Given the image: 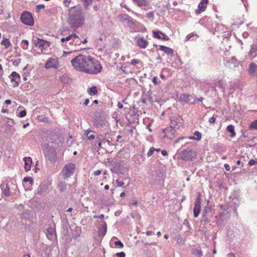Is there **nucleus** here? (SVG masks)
Listing matches in <instances>:
<instances>
[{
	"label": "nucleus",
	"mask_w": 257,
	"mask_h": 257,
	"mask_svg": "<svg viewBox=\"0 0 257 257\" xmlns=\"http://www.w3.org/2000/svg\"><path fill=\"white\" fill-rule=\"evenodd\" d=\"M71 63L76 70L88 74H97L102 69L100 63L90 56L80 54L73 59Z\"/></svg>",
	"instance_id": "1"
},
{
	"label": "nucleus",
	"mask_w": 257,
	"mask_h": 257,
	"mask_svg": "<svg viewBox=\"0 0 257 257\" xmlns=\"http://www.w3.org/2000/svg\"><path fill=\"white\" fill-rule=\"evenodd\" d=\"M69 22L71 26L79 28L83 25L84 17L82 8L80 6H75L71 8L69 14Z\"/></svg>",
	"instance_id": "2"
},
{
	"label": "nucleus",
	"mask_w": 257,
	"mask_h": 257,
	"mask_svg": "<svg viewBox=\"0 0 257 257\" xmlns=\"http://www.w3.org/2000/svg\"><path fill=\"white\" fill-rule=\"evenodd\" d=\"M60 31L61 33L58 37V39H60L63 46H64L67 49H69L68 42L70 40H72L73 38H74V37H75V34H69L68 36H66L65 33L68 31V29L67 28L61 29Z\"/></svg>",
	"instance_id": "3"
},
{
	"label": "nucleus",
	"mask_w": 257,
	"mask_h": 257,
	"mask_svg": "<svg viewBox=\"0 0 257 257\" xmlns=\"http://www.w3.org/2000/svg\"><path fill=\"white\" fill-rule=\"evenodd\" d=\"M75 170V165L70 163L65 165L63 168L62 175L65 180H67L74 173Z\"/></svg>",
	"instance_id": "4"
},
{
	"label": "nucleus",
	"mask_w": 257,
	"mask_h": 257,
	"mask_svg": "<svg viewBox=\"0 0 257 257\" xmlns=\"http://www.w3.org/2000/svg\"><path fill=\"white\" fill-rule=\"evenodd\" d=\"M36 47H38L42 53H46L48 48L50 46V43L46 40L37 38L34 40Z\"/></svg>",
	"instance_id": "5"
},
{
	"label": "nucleus",
	"mask_w": 257,
	"mask_h": 257,
	"mask_svg": "<svg viewBox=\"0 0 257 257\" xmlns=\"http://www.w3.org/2000/svg\"><path fill=\"white\" fill-rule=\"evenodd\" d=\"M180 158L184 160L188 161L191 160L193 158H195L196 154L195 152H193L190 149H186L182 151L180 154Z\"/></svg>",
	"instance_id": "6"
},
{
	"label": "nucleus",
	"mask_w": 257,
	"mask_h": 257,
	"mask_svg": "<svg viewBox=\"0 0 257 257\" xmlns=\"http://www.w3.org/2000/svg\"><path fill=\"white\" fill-rule=\"evenodd\" d=\"M22 22L25 25L32 26L34 21L32 15L28 12H24L21 16Z\"/></svg>",
	"instance_id": "7"
},
{
	"label": "nucleus",
	"mask_w": 257,
	"mask_h": 257,
	"mask_svg": "<svg viewBox=\"0 0 257 257\" xmlns=\"http://www.w3.org/2000/svg\"><path fill=\"white\" fill-rule=\"evenodd\" d=\"M118 20L125 26L132 27L134 25L132 18L128 15L124 14L118 16Z\"/></svg>",
	"instance_id": "8"
},
{
	"label": "nucleus",
	"mask_w": 257,
	"mask_h": 257,
	"mask_svg": "<svg viewBox=\"0 0 257 257\" xmlns=\"http://www.w3.org/2000/svg\"><path fill=\"white\" fill-rule=\"evenodd\" d=\"M59 67V64L58 59L57 57H51L49 58L45 65V68L46 69H58Z\"/></svg>",
	"instance_id": "9"
},
{
	"label": "nucleus",
	"mask_w": 257,
	"mask_h": 257,
	"mask_svg": "<svg viewBox=\"0 0 257 257\" xmlns=\"http://www.w3.org/2000/svg\"><path fill=\"white\" fill-rule=\"evenodd\" d=\"M201 210V198L199 195H198L196 199L194 207L193 209L194 216L197 217L200 212Z\"/></svg>",
	"instance_id": "10"
},
{
	"label": "nucleus",
	"mask_w": 257,
	"mask_h": 257,
	"mask_svg": "<svg viewBox=\"0 0 257 257\" xmlns=\"http://www.w3.org/2000/svg\"><path fill=\"white\" fill-rule=\"evenodd\" d=\"M135 42L137 45L142 49L146 48L149 45V42L141 37H136L135 39Z\"/></svg>",
	"instance_id": "11"
},
{
	"label": "nucleus",
	"mask_w": 257,
	"mask_h": 257,
	"mask_svg": "<svg viewBox=\"0 0 257 257\" xmlns=\"http://www.w3.org/2000/svg\"><path fill=\"white\" fill-rule=\"evenodd\" d=\"M229 217L227 213H220L215 217V222L218 225H222L224 222Z\"/></svg>",
	"instance_id": "12"
},
{
	"label": "nucleus",
	"mask_w": 257,
	"mask_h": 257,
	"mask_svg": "<svg viewBox=\"0 0 257 257\" xmlns=\"http://www.w3.org/2000/svg\"><path fill=\"white\" fill-rule=\"evenodd\" d=\"M46 234L47 238L50 240H54L56 238L55 228L53 227H48L47 229Z\"/></svg>",
	"instance_id": "13"
},
{
	"label": "nucleus",
	"mask_w": 257,
	"mask_h": 257,
	"mask_svg": "<svg viewBox=\"0 0 257 257\" xmlns=\"http://www.w3.org/2000/svg\"><path fill=\"white\" fill-rule=\"evenodd\" d=\"M248 73L252 76L257 77V64L251 62L249 65Z\"/></svg>",
	"instance_id": "14"
},
{
	"label": "nucleus",
	"mask_w": 257,
	"mask_h": 257,
	"mask_svg": "<svg viewBox=\"0 0 257 257\" xmlns=\"http://www.w3.org/2000/svg\"><path fill=\"white\" fill-rule=\"evenodd\" d=\"M227 65L230 68H234L239 67L240 62L238 61L235 58L232 57L230 60L227 61Z\"/></svg>",
	"instance_id": "15"
},
{
	"label": "nucleus",
	"mask_w": 257,
	"mask_h": 257,
	"mask_svg": "<svg viewBox=\"0 0 257 257\" xmlns=\"http://www.w3.org/2000/svg\"><path fill=\"white\" fill-rule=\"evenodd\" d=\"M225 85V82L223 79L217 80L214 84L215 89H216V88H218L219 89H220L222 92H224Z\"/></svg>",
	"instance_id": "16"
},
{
	"label": "nucleus",
	"mask_w": 257,
	"mask_h": 257,
	"mask_svg": "<svg viewBox=\"0 0 257 257\" xmlns=\"http://www.w3.org/2000/svg\"><path fill=\"white\" fill-rule=\"evenodd\" d=\"M208 3V0H203L198 6V10L196 11L197 14H200L204 12L206 9V5Z\"/></svg>",
	"instance_id": "17"
},
{
	"label": "nucleus",
	"mask_w": 257,
	"mask_h": 257,
	"mask_svg": "<svg viewBox=\"0 0 257 257\" xmlns=\"http://www.w3.org/2000/svg\"><path fill=\"white\" fill-rule=\"evenodd\" d=\"M24 161L25 162V170L26 172L30 170L31 165L32 164V160L31 157H25L24 158Z\"/></svg>",
	"instance_id": "18"
},
{
	"label": "nucleus",
	"mask_w": 257,
	"mask_h": 257,
	"mask_svg": "<svg viewBox=\"0 0 257 257\" xmlns=\"http://www.w3.org/2000/svg\"><path fill=\"white\" fill-rule=\"evenodd\" d=\"M153 36L159 39L168 40V37L160 31H153Z\"/></svg>",
	"instance_id": "19"
},
{
	"label": "nucleus",
	"mask_w": 257,
	"mask_h": 257,
	"mask_svg": "<svg viewBox=\"0 0 257 257\" xmlns=\"http://www.w3.org/2000/svg\"><path fill=\"white\" fill-rule=\"evenodd\" d=\"M248 55L252 59L255 58L257 56V46L256 45H252L251 47L250 50L248 53Z\"/></svg>",
	"instance_id": "20"
},
{
	"label": "nucleus",
	"mask_w": 257,
	"mask_h": 257,
	"mask_svg": "<svg viewBox=\"0 0 257 257\" xmlns=\"http://www.w3.org/2000/svg\"><path fill=\"white\" fill-rule=\"evenodd\" d=\"M160 49L168 55L172 56L174 54L173 50L169 47L164 46H160Z\"/></svg>",
	"instance_id": "21"
},
{
	"label": "nucleus",
	"mask_w": 257,
	"mask_h": 257,
	"mask_svg": "<svg viewBox=\"0 0 257 257\" xmlns=\"http://www.w3.org/2000/svg\"><path fill=\"white\" fill-rule=\"evenodd\" d=\"M190 96V94H182L179 98V100L182 102L188 103L190 101L189 97Z\"/></svg>",
	"instance_id": "22"
},
{
	"label": "nucleus",
	"mask_w": 257,
	"mask_h": 257,
	"mask_svg": "<svg viewBox=\"0 0 257 257\" xmlns=\"http://www.w3.org/2000/svg\"><path fill=\"white\" fill-rule=\"evenodd\" d=\"M194 136H191L188 138L189 140L200 141L202 138L201 134L198 131H195L194 134Z\"/></svg>",
	"instance_id": "23"
},
{
	"label": "nucleus",
	"mask_w": 257,
	"mask_h": 257,
	"mask_svg": "<svg viewBox=\"0 0 257 257\" xmlns=\"http://www.w3.org/2000/svg\"><path fill=\"white\" fill-rule=\"evenodd\" d=\"M106 232V224L105 222L102 221V224H101V227L99 229V235H104L105 234Z\"/></svg>",
	"instance_id": "24"
},
{
	"label": "nucleus",
	"mask_w": 257,
	"mask_h": 257,
	"mask_svg": "<svg viewBox=\"0 0 257 257\" xmlns=\"http://www.w3.org/2000/svg\"><path fill=\"white\" fill-rule=\"evenodd\" d=\"M234 128V126L232 124L228 125L226 128L227 131L231 133L230 137L232 138L234 137L236 134Z\"/></svg>",
	"instance_id": "25"
},
{
	"label": "nucleus",
	"mask_w": 257,
	"mask_h": 257,
	"mask_svg": "<svg viewBox=\"0 0 257 257\" xmlns=\"http://www.w3.org/2000/svg\"><path fill=\"white\" fill-rule=\"evenodd\" d=\"M82 2L84 9L86 10H89V6L92 4V0H81Z\"/></svg>",
	"instance_id": "26"
},
{
	"label": "nucleus",
	"mask_w": 257,
	"mask_h": 257,
	"mask_svg": "<svg viewBox=\"0 0 257 257\" xmlns=\"http://www.w3.org/2000/svg\"><path fill=\"white\" fill-rule=\"evenodd\" d=\"M47 189V186L45 184H40L38 188V193L41 194L45 192Z\"/></svg>",
	"instance_id": "27"
},
{
	"label": "nucleus",
	"mask_w": 257,
	"mask_h": 257,
	"mask_svg": "<svg viewBox=\"0 0 257 257\" xmlns=\"http://www.w3.org/2000/svg\"><path fill=\"white\" fill-rule=\"evenodd\" d=\"M88 93L90 95H94L97 93V89L96 86H92L87 90Z\"/></svg>",
	"instance_id": "28"
},
{
	"label": "nucleus",
	"mask_w": 257,
	"mask_h": 257,
	"mask_svg": "<svg viewBox=\"0 0 257 257\" xmlns=\"http://www.w3.org/2000/svg\"><path fill=\"white\" fill-rule=\"evenodd\" d=\"M72 40L74 42V46H80L81 43V41L78 36L76 34H75V37L73 38Z\"/></svg>",
	"instance_id": "29"
},
{
	"label": "nucleus",
	"mask_w": 257,
	"mask_h": 257,
	"mask_svg": "<svg viewBox=\"0 0 257 257\" xmlns=\"http://www.w3.org/2000/svg\"><path fill=\"white\" fill-rule=\"evenodd\" d=\"M91 131L89 130H86L85 131L84 134L87 137L88 140H92L95 139V136L93 134H89Z\"/></svg>",
	"instance_id": "30"
},
{
	"label": "nucleus",
	"mask_w": 257,
	"mask_h": 257,
	"mask_svg": "<svg viewBox=\"0 0 257 257\" xmlns=\"http://www.w3.org/2000/svg\"><path fill=\"white\" fill-rule=\"evenodd\" d=\"M58 187L61 191H63L67 188V184L64 182H61L58 184Z\"/></svg>",
	"instance_id": "31"
},
{
	"label": "nucleus",
	"mask_w": 257,
	"mask_h": 257,
	"mask_svg": "<svg viewBox=\"0 0 257 257\" xmlns=\"http://www.w3.org/2000/svg\"><path fill=\"white\" fill-rule=\"evenodd\" d=\"M135 2L138 6H145L147 5L148 2L147 0H134Z\"/></svg>",
	"instance_id": "32"
},
{
	"label": "nucleus",
	"mask_w": 257,
	"mask_h": 257,
	"mask_svg": "<svg viewBox=\"0 0 257 257\" xmlns=\"http://www.w3.org/2000/svg\"><path fill=\"white\" fill-rule=\"evenodd\" d=\"M47 156L49 157V159L50 160L51 162H54L56 160V154L55 152L52 153L51 154L49 155L47 154Z\"/></svg>",
	"instance_id": "33"
},
{
	"label": "nucleus",
	"mask_w": 257,
	"mask_h": 257,
	"mask_svg": "<svg viewBox=\"0 0 257 257\" xmlns=\"http://www.w3.org/2000/svg\"><path fill=\"white\" fill-rule=\"evenodd\" d=\"M249 128L250 130H257V119L250 123Z\"/></svg>",
	"instance_id": "34"
},
{
	"label": "nucleus",
	"mask_w": 257,
	"mask_h": 257,
	"mask_svg": "<svg viewBox=\"0 0 257 257\" xmlns=\"http://www.w3.org/2000/svg\"><path fill=\"white\" fill-rule=\"evenodd\" d=\"M1 44L5 46V48H8L11 45V43L9 40V39H7V38H5L4 39L2 42H1Z\"/></svg>",
	"instance_id": "35"
},
{
	"label": "nucleus",
	"mask_w": 257,
	"mask_h": 257,
	"mask_svg": "<svg viewBox=\"0 0 257 257\" xmlns=\"http://www.w3.org/2000/svg\"><path fill=\"white\" fill-rule=\"evenodd\" d=\"M141 63V61L139 59H132L131 60L130 62H126L125 65H127V64L130 63L132 65H136L137 64H140Z\"/></svg>",
	"instance_id": "36"
},
{
	"label": "nucleus",
	"mask_w": 257,
	"mask_h": 257,
	"mask_svg": "<svg viewBox=\"0 0 257 257\" xmlns=\"http://www.w3.org/2000/svg\"><path fill=\"white\" fill-rule=\"evenodd\" d=\"M29 42L27 40H23L21 43V47L24 49H27L28 48Z\"/></svg>",
	"instance_id": "37"
},
{
	"label": "nucleus",
	"mask_w": 257,
	"mask_h": 257,
	"mask_svg": "<svg viewBox=\"0 0 257 257\" xmlns=\"http://www.w3.org/2000/svg\"><path fill=\"white\" fill-rule=\"evenodd\" d=\"M4 193L6 196H9L11 194V192L10 191V188L8 185H7L5 189L4 190Z\"/></svg>",
	"instance_id": "38"
},
{
	"label": "nucleus",
	"mask_w": 257,
	"mask_h": 257,
	"mask_svg": "<svg viewBox=\"0 0 257 257\" xmlns=\"http://www.w3.org/2000/svg\"><path fill=\"white\" fill-rule=\"evenodd\" d=\"M11 76L12 77V79L11 81L15 80L16 77H18L19 79L20 78V76L19 74H18L16 72H13L11 74Z\"/></svg>",
	"instance_id": "39"
},
{
	"label": "nucleus",
	"mask_w": 257,
	"mask_h": 257,
	"mask_svg": "<svg viewBox=\"0 0 257 257\" xmlns=\"http://www.w3.org/2000/svg\"><path fill=\"white\" fill-rule=\"evenodd\" d=\"M26 111L25 110H23L20 112L18 116L20 117H23L26 115Z\"/></svg>",
	"instance_id": "40"
},
{
	"label": "nucleus",
	"mask_w": 257,
	"mask_h": 257,
	"mask_svg": "<svg viewBox=\"0 0 257 257\" xmlns=\"http://www.w3.org/2000/svg\"><path fill=\"white\" fill-rule=\"evenodd\" d=\"M155 150H156V149H155L154 147L151 148L150 149L149 152L147 153L148 156L150 157V156H152L153 154V153Z\"/></svg>",
	"instance_id": "41"
},
{
	"label": "nucleus",
	"mask_w": 257,
	"mask_h": 257,
	"mask_svg": "<svg viewBox=\"0 0 257 257\" xmlns=\"http://www.w3.org/2000/svg\"><path fill=\"white\" fill-rule=\"evenodd\" d=\"M194 253L196 255H197L198 257H201V256H202V252H201V251H200L199 250H198V249H195L194 251Z\"/></svg>",
	"instance_id": "42"
},
{
	"label": "nucleus",
	"mask_w": 257,
	"mask_h": 257,
	"mask_svg": "<svg viewBox=\"0 0 257 257\" xmlns=\"http://www.w3.org/2000/svg\"><path fill=\"white\" fill-rule=\"evenodd\" d=\"M116 183L117 184V186L118 187H123L124 186V182L122 181H120L119 180H116Z\"/></svg>",
	"instance_id": "43"
},
{
	"label": "nucleus",
	"mask_w": 257,
	"mask_h": 257,
	"mask_svg": "<svg viewBox=\"0 0 257 257\" xmlns=\"http://www.w3.org/2000/svg\"><path fill=\"white\" fill-rule=\"evenodd\" d=\"M23 181L25 182H29L30 183V184L33 183V180H32V178H31V177H25L24 178Z\"/></svg>",
	"instance_id": "44"
},
{
	"label": "nucleus",
	"mask_w": 257,
	"mask_h": 257,
	"mask_svg": "<svg viewBox=\"0 0 257 257\" xmlns=\"http://www.w3.org/2000/svg\"><path fill=\"white\" fill-rule=\"evenodd\" d=\"M69 45V49H72V46H74V42L73 40H70L68 42Z\"/></svg>",
	"instance_id": "45"
},
{
	"label": "nucleus",
	"mask_w": 257,
	"mask_h": 257,
	"mask_svg": "<svg viewBox=\"0 0 257 257\" xmlns=\"http://www.w3.org/2000/svg\"><path fill=\"white\" fill-rule=\"evenodd\" d=\"M114 244L116 246H118L121 248H122L123 246V243L120 240L115 241Z\"/></svg>",
	"instance_id": "46"
},
{
	"label": "nucleus",
	"mask_w": 257,
	"mask_h": 257,
	"mask_svg": "<svg viewBox=\"0 0 257 257\" xmlns=\"http://www.w3.org/2000/svg\"><path fill=\"white\" fill-rule=\"evenodd\" d=\"M71 0H64L63 4L65 7H68L70 4Z\"/></svg>",
	"instance_id": "47"
},
{
	"label": "nucleus",
	"mask_w": 257,
	"mask_h": 257,
	"mask_svg": "<svg viewBox=\"0 0 257 257\" xmlns=\"http://www.w3.org/2000/svg\"><path fill=\"white\" fill-rule=\"evenodd\" d=\"M116 255L117 257H125V254L124 252L122 251L120 252H118L116 254Z\"/></svg>",
	"instance_id": "48"
},
{
	"label": "nucleus",
	"mask_w": 257,
	"mask_h": 257,
	"mask_svg": "<svg viewBox=\"0 0 257 257\" xmlns=\"http://www.w3.org/2000/svg\"><path fill=\"white\" fill-rule=\"evenodd\" d=\"M44 8L45 6L44 5H39L36 6V9L38 11H40L41 9Z\"/></svg>",
	"instance_id": "49"
},
{
	"label": "nucleus",
	"mask_w": 257,
	"mask_h": 257,
	"mask_svg": "<svg viewBox=\"0 0 257 257\" xmlns=\"http://www.w3.org/2000/svg\"><path fill=\"white\" fill-rule=\"evenodd\" d=\"M215 120H216L215 117L214 116H212L210 118V119L209 120V122L211 123H213L215 122Z\"/></svg>",
	"instance_id": "50"
},
{
	"label": "nucleus",
	"mask_w": 257,
	"mask_h": 257,
	"mask_svg": "<svg viewBox=\"0 0 257 257\" xmlns=\"http://www.w3.org/2000/svg\"><path fill=\"white\" fill-rule=\"evenodd\" d=\"M248 164L250 165V166H252V165H254L255 164H256V161H254V160L253 159H251L250 160L249 162H248Z\"/></svg>",
	"instance_id": "51"
},
{
	"label": "nucleus",
	"mask_w": 257,
	"mask_h": 257,
	"mask_svg": "<svg viewBox=\"0 0 257 257\" xmlns=\"http://www.w3.org/2000/svg\"><path fill=\"white\" fill-rule=\"evenodd\" d=\"M194 36L193 34H188L186 37V40L189 41Z\"/></svg>",
	"instance_id": "52"
},
{
	"label": "nucleus",
	"mask_w": 257,
	"mask_h": 257,
	"mask_svg": "<svg viewBox=\"0 0 257 257\" xmlns=\"http://www.w3.org/2000/svg\"><path fill=\"white\" fill-rule=\"evenodd\" d=\"M131 204L133 205H137L138 204V201L135 199H133L131 200Z\"/></svg>",
	"instance_id": "53"
},
{
	"label": "nucleus",
	"mask_w": 257,
	"mask_h": 257,
	"mask_svg": "<svg viewBox=\"0 0 257 257\" xmlns=\"http://www.w3.org/2000/svg\"><path fill=\"white\" fill-rule=\"evenodd\" d=\"M101 174V171L99 170H97L94 172L93 175L94 176H98Z\"/></svg>",
	"instance_id": "54"
},
{
	"label": "nucleus",
	"mask_w": 257,
	"mask_h": 257,
	"mask_svg": "<svg viewBox=\"0 0 257 257\" xmlns=\"http://www.w3.org/2000/svg\"><path fill=\"white\" fill-rule=\"evenodd\" d=\"M224 166V168H225V170L226 171H229L230 170V166L228 164H225Z\"/></svg>",
	"instance_id": "55"
},
{
	"label": "nucleus",
	"mask_w": 257,
	"mask_h": 257,
	"mask_svg": "<svg viewBox=\"0 0 257 257\" xmlns=\"http://www.w3.org/2000/svg\"><path fill=\"white\" fill-rule=\"evenodd\" d=\"M120 69L123 71L124 73H127V71L126 70V66H122Z\"/></svg>",
	"instance_id": "56"
},
{
	"label": "nucleus",
	"mask_w": 257,
	"mask_h": 257,
	"mask_svg": "<svg viewBox=\"0 0 257 257\" xmlns=\"http://www.w3.org/2000/svg\"><path fill=\"white\" fill-rule=\"evenodd\" d=\"M157 80H158V78L157 77H154L153 79V82L155 84H158V82H157Z\"/></svg>",
	"instance_id": "57"
},
{
	"label": "nucleus",
	"mask_w": 257,
	"mask_h": 257,
	"mask_svg": "<svg viewBox=\"0 0 257 257\" xmlns=\"http://www.w3.org/2000/svg\"><path fill=\"white\" fill-rule=\"evenodd\" d=\"M12 82H14V84H13V86L14 87H17L18 86V84H19V83L17 81H16V80H13V81H12Z\"/></svg>",
	"instance_id": "58"
},
{
	"label": "nucleus",
	"mask_w": 257,
	"mask_h": 257,
	"mask_svg": "<svg viewBox=\"0 0 257 257\" xmlns=\"http://www.w3.org/2000/svg\"><path fill=\"white\" fill-rule=\"evenodd\" d=\"M161 153L164 156H166L168 155V153L166 150H162Z\"/></svg>",
	"instance_id": "59"
},
{
	"label": "nucleus",
	"mask_w": 257,
	"mask_h": 257,
	"mask_svg": "<svg viewBox=\"0 0 257 257\" xmlns=\"http://www.w3.org/2000/svg\"><path fill=\"white\" fill-rule=\"evenodd\" d=\"M242 36L243 38H247L248 36V34L246 32H244L242 34Z\"/></svg>",
	"instance_id": "60"
},
{
	"label": "nucleus",
	"mask_w": 257,
	"mask_h": 257,
	"mask_svg": "<svg viewBox=\"0 0 257 257\" xmlns=\"http://www.w3.org/2000/svg\"><path fill=\"white\" fill-rule=\"evenodd\" d=\"M154 233V232L152 231H147L146 232V234L147 235H152Z\"/></svg>",
	"instance_id": "61"
},
{
	"label": "nucleus",
	"mask_w": 257,
	"mask_h": 257,
	"mask_svg": "<svg viewBox=\"0 0 257 257\" xmlns=\"http://www.w3.org/2000/svg\"><path fill=\"white\" fill-rule=\"evenodd\" d=\"M227 257H235V255L233 253H230L227 255Z\"/></svg>",
	"instance_id": "62"
},
{
	"label": "nucleus",
	"mask_w": 257,
	"mask_h": 257,
	"mask_svg": "<svg viewBox=\"0 0 257 257\" xmlns=\"http://www.w3.org/2000/svg\"><path fill=\"white\" fill-rule=\"evenodd\" d=\"M5 103L8 104V105H9V104H11V103H12V101L10 99H7V100H6L5 101Z\"/></svg>",
	"instance_id": "63"
},
{
	"label": "nucleus",
	"mask_w": 257,
	"mask_h": 257,
	"mask_svg": "<svg viewBox=\"0 0 257 257\" xmlns=\"http://www.w3.org/2000/svg\"><path fill=\"white\" fill-rule=\"evenodd\" d=\"M117 106L119 108H122L123 107V104L121 102H118L117 104Z\"/></svg>",
	"instance_id": "64"
}]
</instances>
